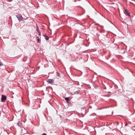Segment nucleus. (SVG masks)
<instances>
[{
	"mask_svg": "<svg viewBox=\"0 0 135 135\" xmlns=\"http://www.w3.org/2000/svg\"><path fill=\"white\" fill-rule=\"evenodd\" d=\"M17 17L19 21H20L22 20L23 19V18L22 16L19 14L17 15Z\"/></svg>",
	"mask_w": 135,
	"mask_h": 135,
	"instance_id": "1",
	"label": "nucleus"
},
{
	"mask_svg": "<svg viewBox=\"0 0 135 135\" xmlns=\"http://www.w3.org/2000/svg\"><path fill=\"white\" fill-rule=\"evenodd\" d=\"M6 98L7 97L6 96L3 95H2L1 99V101L2 102H3V101H5L6 100Z\"/></svg>",
	"mask_w": 135,
	"mask_h": 135,
	"instance_id": "2",
	"label": "nucleus"
},
{
	"mask_svg": "<svg viewBox=\"0 0 135 135\" xmlns=\"http://www.w3.org/2000/svg\"><path fill=\"white\" fill-rule=\"evenodd\" d=\"M124 13L128 15V16H130V15L128 11L126 9H125L124 11Z\"/></svg>",
	"mask_w": 135,
	"mask_h": 135,
	"instance_id": "3",
	"label": "nucleus"
},
{
	"mask_svg": "<svg viewBox=\"0 0 135 135\" xmlns=\"http://www.w3.org/2000/svg\"><path fill=\"white\" fill-rule=\"evenodd\" d=\"M47 82L53 84L54 83V80L51 79H49L48 80Z\"/></svg>",
	"mask_w": 135,
	"mask_h": 135,
	"instance_id": "4",
	"label": "nucleus"
},
{
	"mask_svg": "<svg viewBox=\"0 0 135 135\" xmlns=\"http://www.w3.org/2000/svg\"><path fill=\"white\" fill-rule=\"evenodd\" d=\"M65 100L67 102H68L69 100V98H65Z\"/></svg>",
	"mask_w": 135,
	"mask_h": 135,
	"instance_id": "5",
	"label": "nucleus"
},
{
	"mask_svg": "<svg viewBox=\"0 0 135 135\" xmlns=\"http://www.w3.org/2000/svg\"><path fill=\"white\" fill-rule=\"evenodd\" d=\"M45 38L47 40H49L48 37L46 36H45Z\"/></svg>",
	"mask_w": 135,
	"mask_h": 135,
	"instance_id": "6",
	"label": "nucleus"
},
{
	"mask_svg": "<svg viewBox=\"0 0 135 135\" xmlns=\"http://www.w3.org/2000/svg\"><path fill=\"white\" fill-rule=\"evenodd\" d=\"M36 30L38 32H40L39 30L38 26H37Z\"/></svg>",
	"mask_w": 135,
	"mask_h": 135,
	"instance_id": "7",
	"label": "nucleus"
},
{
	"mask_svg": "<svg viewBox=\"0 0 135 135\" xmlns=\"http://www.w3.org/2000/svg\"><path fill=\"white\" fill-rule=\"evenodd\" d=\"M79 93V91H76L75 92V94H78Z\"/></svg>",
	"mask_w": 135,
	"mask_h": 135,
	"instance_id": "8",
	"label": "nucleus"
},
{
	"mask_svg": "<svg viewBox=\"0 0 135 135\" xmlns=\"http://www.w3.org/2000/svg\"><path fill=\"white\" fill-rule=\"evenodd\" d=\"M3 65L2 62H1L0 61V67L1 66Z\"/></svg>",
	"mask_w": 135,
	"mask_h": 135,
	"instance_id": "9",
	"label": "nucleus"
},
{
	"mask_svg": "<svg viewBox=\"0 0 135 135\" xmlns=\"http://www.w3.org/2000/svg\"><path fill=\"white\" fill-rule=\"evenodd\" d=\"M40 40L38 38L37 39V41L38 42H40Z\"/></svg>",
	"mask_w": 135,
	"mask_h": 135,
	"instance_id": "10",
	"label": "nucleus"
},
{
	"mask_svg": "<svg viewBox=\"0 0 135 135\" xmlns=\"http://www.w3.org/2000/svg\"><path fill=\"white\" fill-rule=\"evenodd\" d=\"M18 125L19 126H20L19 125V122H18L17 123Z\"/></svg>",
	"mask_w": 135,
	"mask_h": 135,
	"instance_id": "11",
	"label": "nucleus"
},
{
	"mask_svg": "<svg viewBox=\"0 0 135 135\" xmlns=\"http://www.w3.org/2000/svg\"><path fill=\"white\" fill-rule=\"evenodd\" d=\"M38 32L39 33V35H41V33H40V32Z\"/></svg>",
	"mask_w": 135,
	"mask_h": 135,
	"instance_id": "12",
	"label": "nucleus"
},
{
	"mask_svg": "<svg viewBox=\"0 0 135 135\" xmlns=\"http://www.w3.org/2000/svg\"><path fill=\"white\" fill-rule=\"evenodd\" d=\"M42 135H47V134L45 133H44L42 134Z\"/></svg>",
	"mask_w": 135,
	"mask_h": 135,
	"instance_id": "13",
	"label": "nucleus"
},
{
	"mask_svg": "<svg viewBox=\"0 0 135 135\" xmlns=\"http://www.w3.org/2000/svg\"><path fill=\"white\" fill-rule=\"evenodd\" d=\"M118 124H119V123L117 122V125H118Z\"/></svg>",
	"mask_w": 135,
	"mask_h": 135,
	"instance_id": "14",
	"label": "nucleus"
},
{
	"mask_svg": "<svg viewBox=\"0 0 135 135\" xmlns=\"http://www.w3.org/2000/svg\"><path fill=\"white\" fill-rule=\"evenodd\" d=\"M127 124H126V125H125V126H127Z\"/></svg>",
	"mask_w": 135,
	"mask_h": 135,
	"instance_id": "15",
	"label": "nucleus"
}]
</instances>
